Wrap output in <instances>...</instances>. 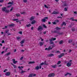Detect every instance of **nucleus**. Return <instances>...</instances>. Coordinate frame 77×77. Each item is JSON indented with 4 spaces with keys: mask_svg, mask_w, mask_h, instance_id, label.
<instances>
[{
    "mask_svg": "<svg viewBox=\"0 0 77 77\" xmlns=\"http://www.w3.org/2000/svg\"><path fill=\"white\" fill-rule=\"evenodd\" d=\"M18 68H19V69H20V70H21L22 68V69L23 68H24V67H23V66H21V67L19 66L18 67Z\"/></svg>",
    "mask_w": 77,
    "mask_h": 77,
    "instance_id": "c756f323",
    "label": "nucleus"
},
{
    "mask_svg": "<svg viewBox=\"0 0 77 77\" xmlns=\"http://www.w3.org/2000/svg\"><path fill=\"white\" fill-rule=\"evenodd\" d=\"M44 65H48V63H47V61H46L44 62Z\"/></svg>",
    "mask_w": 77,
    "mask_h": 77,
    "instance_id": "a878e982",
    "label": "nucleus"
},
{
    "mask_svg": "<svg viewBox=\"0 0 77 77\" xmlns=\"http://www.w3.org/2000/svg\"><path fill=\"white\" fill-rule=\"evenodd\" d=\"M72 25H70L69 26V27H70V28H71V27H72Z\"/></svg>",
    "mask_w": 77,
    "mask_h": 77,
    "instance_id": "338daca9",
    "label": "nucleus"
},
{
    "mask_svg": "<svg viewBox=\"0 0 77 77\" xmlns=\"http://www.w3.org/2000/svg\"><path fill=\"white\" fill-rule=\"evenodd\" d=\"M35 61H29V62L28 64H33V63H35Z\"/></svg>",
    "mask_w": 77,
    "mask_h": 77,
    "instance_id": "ddd939ff",
    "label": "nucleus"
},
{
    "mask_svg": "<svg viewBox=\"0 0 77 77\" xmlns=\"http://www.w3.org/2000/svg\"><path fill=\"white\" fill-rule=\"evenodd\" d=\"M72 41V39H71L69 40L68 42L69 43H71Z\"/></svg>",
    "mask_w": 77,
    "mask_h": 77,
    "instance_id": "393cba45",
    "label": "nucleus"
},
{
    "mask_svg": "<svg viewBox=\"0 0 77 77\" xmlns=\"http://www.w3.org/2000/svg\"><path fill=\"white\" fill-rule=\"evenodd\" d=\"M13 66L14 68H17V66H16V65H14V66Z\"/></svg>",
    "mask_w": 77,
    "mask_h": 77,
    "instance_id": "bf43d9fd",
    "label": "nucleus"
},
{
    "mask_svg": "<svg viewBox=\"0 0 77 77\" xmlns=\"http://www.w3.org/2000/svg\"><path fill=\"white\" fill-rule=\"evenodd\" d=\"M43 26L44 27V28H47V26H45V24H43Z\"/></svg>",
    "mask_w": 77,
    "mask_h": 77,
    "instance_id": "37998d69",
    "label": "nucleus"
},
{
    "mask_svg": "<svg viewBox=\"0 0 77 77\" xmlns=\"http://www.w3.org/2000/svg\"><path fill=\"white\" fill-rule=\"evenodd\" d=\"M10 54H11V53L10 52H9L7 54H6L5 56H8V55H10Z\"/></svg>",
    "mask_w": 77,
    "mask_h": 77,
    "instance_id": "c9c22d12",
    "label": "nucleus"
},
{
    "mask_svg": "<svg viewBox=\"0 0 77 77\" xmlns=\"http://www.w3.org/2000/svg\"><path fill=\"white\" fill-rule=\"evenodd\" d=\"M64 55H65V54L64 53L61 54L60 55H58V57L59 58H60L61 57H62V56H63Z\"/></svg>",
    "mask_w": 77,
    "mask_h": 77,
    "instance_id": "0eeeda50",
    "label": "nucleus"
},
{
    "mask_svg": "<svg viewBox=\"0 0 77 77\" xmlns=\"http://www.w3.org/2000/svg\"><path fill=\"white\" fill-rule=\"evenodd\" d=\"M14 9V7H12L10 10V12H11V11H12V10Z\"/></svg>",
    "mask_w": 77,
    "mask_h": 77,
    "instance_id": "4c0bfd02",
    "label": "nucleus"
},
{
    "mask_svg": "<svg viewBox=\"0 0 77 77\" xmlns=\"http://www.w3.org/2000/svg\"><path fill=\"white\" fill-rule=\"evenodd\" d=\"M43 29H44V28L41 26H40L38 27V30H40L41 31V30H43Z\"/></svg>",
    "mask_w": 77,
    "mask_h": 77,
    "instance_id": "7ed1b4c3",
    "label": "nucleus"
},
{
    "mask_svg": "<svg viewBox=\"0 0 77 77\" xmlns=\"http://www.w3.org/2000/svg\"><path fill=\"white\" fill-rule=\"evenodd\" d=\"M61 63V61H59L58 63H57V65H59V64H60Z\"/></svg>",
    "mask_w": 77,
    "mask_h": 77,
    "instance_id": "473e14b6",
    "label": "nucleus"
},
{
    "mask_svg": "<svg viewBox=\"0 0 77 77\" xmlns=\"http://www.w3.org/2000/svg\"><path fill=\"white\" fill-rule=\"evenodd\" d=\"M42 22H43V23H45V20L44 18L42 20Z\"/></svg>",
    "mask_w": 77,
    "mask_h": 77,
    "instance_id": "72a5a7b5",
    "label": "nucleus"
},
{
    "mask_svg": "<svg viewBox=\"0 0 77 77\" xmlns=\"http://www.w3.org/2000/svg\"><path fill=\"white\" fill-rule=\"evenodd\" d=\"M72 45L74 46L75 45V42H74L72 43Z\"/></svg>",
    "mask_w": 77,
    "mask_h": 77,
    "instance_id": "69168bd1",
    "label": "nucleus"
},
{
    "mask_svg": "<svg viewBox=\"0 0 77 77\" xmlns=\"http://www.w3.org/2000/svg\"><path fill=\"white\" fill-rule=\"evenodd\" d=\"M53 76H54V74L53 73H51L50 74L48 75V77H53Z\"/></svg>",
    "mask_w": 77,
    "mask_h": 77,
    "instance_id": "39448f33",
    "label": "nucleus"
},
{
    "mask_svg": "<svg viewBox=\"0 0 77 77\" xmlns=\"http://www.w3.org/2000/svg\"><path fill=\"white\" fill-rule=\"evenodd\" d=\"M12 60L13 61V63H14V64H15L16 63H17V62H18V61H15V59H13Z\"/></svg>",
    "mask_w": 77,
    "mask_h": 77,
    "instance_id": "f3484780",
    "label": "nucleus"
},
{
    "mask_svg": "<svg viewBox=\"0 0 77 77\" xmlns=\"http://www.w3.org/2000/svg\"><path fill=\"white\" fill-rule=\"evenodd\" d=\"M52 67L53 68H57V65L55 64L54 65L52 66Z\"/></svg>",
    "mask_w": 77,
    "mask_h": 77,
    "instance_id": "6ab92c4d",
    "label": "nucleus"
},
{
    "mask_svg": "<svg viewBox=\"0 0 77 77\" xmlns=\"http://www.w3.org/2000/svg\"><path fill=\"white\" fill-rule=\"evenodd\" d=\"M35 22L36 21H35V20H33V21H32L31 23L32 24H33L34 23H35Z\"/></svg>",
    "mask_w": 77,
    "mask_h": 77,
    "instance_id": "7c9ffc66",
    "label": "nucleus"
},
{
    "mask_svg": "<svg viewBox=\"0 0 77 77\" xmlns=\"http://www.w3.org/2000/svg\"><path fill=\"white\" fill-rule=\"evenodd\" d=\"M68 6V5H67L66 4H64V6Z\"/></svg>",
    "mask_w": 77,
    "mask_h": 77,
    "instance_id": "e2e57ef3",
    "label": "nucleus"
},
{
    "mask_svg": "<svg viewBox=\"0 0 77 77\" xmlns=\"http://www.w3.org/2000/svg\"><path fill=\"white\" fill-rule=\"evenodd\" d=\"M43 65H44V63L42 62L40 64V65L41 66Z\"/></svg>",
    "mask_w": 77,
    "mask_h": 77,
    "instance_id": "49530a36",
    "label": "nucleus"
},
{
    "mask_svg": "<svg viewBox=\"0 0 77 77\" xmlns=\"http://www.w3.org/2000/svg\"><path fill=\"white\" fill-rule=\"evenodd\" d=\"M14 26V24H11L9 25L10 27H13Z\"/></svg>",
    "mask_w": 77,
    "mask_h": 77,
    "instance_id": "e433bc0d",
    "label": "nucleus"
},
{
    "mask_svg": "<svg viewBox=\"0 0 77 77\" xmlns=\"http://www.w3.org/2000/svg\"><path fill=\"white\" fill-rule=\"evenodd\" d=\"M11 6H12V5H10L9 6H7V8H10L11 7Z\"/></svg>",
    "mask_w": 77,
    "mask_h": 77,
    "instance_id": "c03bdc74",
    "label": "nucleus"
},
{
    "mask_svg": "<svg viewBox=\"0 0 77 77\" xmlns=\"http://www.w3.org/2000/svg\"><path fill=\"white\" fill-rule=\"evenodd\" d=\"M33 73L29 74V75L28 76V77H33Z\"/></svg>",
    "mask_w": 77,
    "mask_h": 77,
    "instance_id": "bb28decb",
    "label": "nucleus"
},
{
    "mask_svg": "<svg viewBox=\"0 0 77 77\" xmlns=\"http://www.w3.org/2000/svg\"><path fill=\"white\" fill-rule=\"evenodd\" d=\"M39 44L40 45V46H42V45H43L44 44V42H40L39 43Z\"/></svg>",
    "mask_w": 77,
    "mask_h": 77,
    "instance_id": "1a4fd4ad",
    "label": "nucleus"
},
{
    "mask_svg": "<svg viewBox=\"0 0 77 77\" xmlns=\"http://www.w3.org/2000/svg\"><path fill=\"white\" fill-rule=\"evenodd\" d=\"M10 74H11V73H10V72H7L5 73V75H6V76H7L8 75H10Z\"/></svg>",
    "mask_w": 77,
    "mask_h": 77,
    "instance_id": "aec40b11",
    "label": "nucleus"
},
{
    "mask_svg": "<svg viewBox=\"0 0 77 77\" xmlns=\"http://www.w3.org/2000/svg\"><path fill=\"white\" fill-rule=\"evenodd\" d=\"M2 9V11L5 12L6 10V7H3Z\"/></svg>",
    "mask_w": 77,
    "mask_h": 77,
    "instance_id": "f8f14e48",
    "label": "nucleus"
},
{
    "mask_svg": "<svg viewBox=\"0 0 77 77\" xmlns=\"http://www.w3.org/2000/svg\"><path fill=\"white\" fill-rule=\"evenodd\" d=\"M59 13L58 12H56L55 11H54L52 13V14L53 15V14H58Z\"/></svg>",
    "mask_w": 77,
    "mask_h": 77,
    "instance_id": "9b49d317",
    "label": "nucleus"
},
{
    "mask_svg": "<svg viewBox=\"0 0 77 77\" xmlns=\"http://www.w3.org/2000/svg\"><path fill=\"white\" fill-rule=\"evenodd\" d=\"M17 40H19V39H21V37H17Z\"/></svg>",
    "mask_w": 77,
    "mask_h": 77,
    "instance_id": "79ce46f5",
    "label": "nucleus"
},
{
    "mask_svg": "<svg viewBox=\"0 0 77 77\" xmlns=\"http://www.w3.org/2000/svg\"><path fill=\"white\" fill-rule=\"evenodd\" d=\"M72 63L71 62H68L67 63L66 65L68 67H69L71 66Z\"/></svg>",
    "mask_w": 77,
    "mask_h": 77,
    "instance_id": "20e7f679",
    "label": "nucleus"
},
{
    "mask_svg": "<svg viewBox=\"0 0 77 77\" xmlns=\"http://www.w3.org/2000/svg\"><path fill=\"white\" fill-rule=\"evenodd\" d=\"M26 72V71H23V70H22L21 72V73H23L24 72Z\"/></svg>",
    "mask_w": 77,
    "mask_h": 77,
    "instance_id": "5fc2aeb1",
    "label": "nucleus"
},
{
    "mask_svg": "<svg viewBox=\"0 0 77 77\" xmlns=\"http://www.w3.org/2000/svg\"><path fill=\"white\" fill-rule=\"evenodd\" d=\"M52 23L53 24H56V22H52Z\"/></svg>",
    "mask_w": 77,
    "mask_h": 77,
    "instance_id": "3c124183",
    "label": "nucleus"
},
{
    "mask_svg": "<svg viewBox=\"0 0 77 77\" xmlns=\"http://www.w3.org/2000/svg\"><path fill=\"white\" fill-rule=\"evenodd\" d=\"M9 29H7V30L5 31V33H7L8 34V35H11V33H9Z\"/></svg>",
    "mask_w": 77,
    "mask_h": 77,
    "instance_id": "423d86ee",
    "label": "nucleus"
},
{
    "mask_svg": "<svg viewBox=\"0 0 77 77\" xmlns=\"http://www.w3.org/2000/svg\"><path fill=\"white\" fill-rule=\"evenodd\" d=\"M16 15L17 17H20V14H16Z\"/></svg>",
    "mask_w": 77,
    "mask_h": 77,
    "instance_id": "2f4dec72",
    "label": "nucleus"
},
{
    "mask_svg": "<svg viewBox=\"0 0 77 77\" xmlns=\"http://www.w3.org/2000/svg\"><path fill=\"white\" fill-rule=\"evenodd\" d=\"M20 13L21 14H26V12H21Z\"/></svg>",
    "mask_w": 77,
    "mask_h": 77,
    "instance_id": "09e8293b",
    "label": "nucleus"
},
{
    "mask_svg": "<svg viewBox=\"0 0 77 77\" xmlns=\"http://www.w3.org/2000/svg\"><path fill=\"white\" fill-rule=\"evenodd\" d=\"M5 12H6V13H8L9 12V10H6L5 11Z\"/></svg>",
    "mask_w": 77,
    "mask_h": 77,
    "instance_id": "ea45409f",
    "label": "nucleus"
},
{
    "mask_svg": "<svg viewBox=\"0 0 77 77\" xmlns=\"http://www.w3.org/2000/svg\"><path fill=\"white\" fill-rule=\"evenodd\" d=\"M35 69L36 70H38L39 69V66H36Z\"/></svg>",
    "mask_w": 77,
    "mask_h": 77,
    "instance_id": "2eb2a0df",
    "label": "nucleus"
},
{
    "mask_svg": "<svg viewBox=\"0 0 77 77\" xmlns=\"http://www.w3.org/2000/svg\"><path fill=\"white\" fill-rule=\"evenodd\" d=\"M71 30H72V32H74L75 30V29L74 28H72L71 29Z\"/></svg>",
    "mask_w": 77,
    "mask_h": 77,
    "instance_id": "c85d7f7f",
    "label": "nucleus"
},
{
    "mask_svg": "<svg viewBox=\"0 0 77 77\" xmlns=\"http://www.w3.org/2000/svg\"><path fill=\"white\" fill-rule=\"evenodd\" d=\"M57 18H62V17H61L58 16L57 17Z\"/></svg>",
    "mask_w": 77,
    "mask_h": 77,
    "instance_id": "603ef678",
    "label": "nucleus"
},
{
    "mask_svg": "<svg viewBox=\"0 0 77 77\" xmlns=\"http://www.w3.org/2000/svg\"><path fill=\"white\" fill-rule=\"evenodd\" d=\"M63 40H61L60 41L59 43L60 44H63Z\"/></svg>",
    "mask_w": 77,
    "mask_h": 77,
    "instance_id": "cd10ccee",
    "label": "nucleus"
},
{
    "mask_svg": "<svg viewBox=\"0 0 77 77\" xmlns=\"http://www.w3.org/2000/svg\"><path fill=\"white\" fill-rule=\"evenodd\" d=\"M3 2V0H0V3H2Z\"/></svg>",
    "mask_w": 77,
    "mask_h": 77,
    "instance_id": "13d9d810",
    "label": "nucleus"
},
{
    "mask_svg": "<svg viewBox=\"0 0 77 77\" xmlns=\"http://www.w3.org/2000/svg\"><path fill=\"white\" fill-rule=\"evenodd\" d=\"M31 30H33V26H32V27H31Z\"/></svg>",
    "mask_w": 77,
    "mask_h": 77,
    "instance_id": "680f3d73",
    "label": "nucleus"
},
{
    "mask_svg": "<svg viewBox=\"0 0 77 77\" xmlns=\"http://www.w3.org/2000/svg\"><path fill=\"white\" fill-rule=\"evenodd\" d=\"M56 39V38H54L52 37V38L51 39H49V41H50V44H54V43L52 42V41H55Z\"/></svg>",
    "mask_w": 77,
    "mask_h": 77,
    "instance_id": "f03ea898",
    "label": "nucleus"
},
{
    "mask_svg": "<svg viewBox=\"0 0 77 77\" xmlns=\"http://www.w3.org/2000/svg\"><path fill=\"white\" fill-rule=\"evenodd\" d=\"M54 56V54H50L48 55V57H51L52 56Z\"/></svg>",
    "mask_w": 77,
    "mask_h": 77,
    "instance_id": "9d476101",
    "label": "nucleus"
},
{
    "mask_svg": "<svg viewBox=\"0 0 77 77\" xmlns=\"http://www.w3.org/2000/svg\"><path fill=\"white\" fill-rule=\"evenodd\" d=\"M5 53V51H2L1 52V54H3Z\"/></svg>",
    "mask_w": 77,
    "mask_h": 77,
    "instance_id": "0e129e2a",
    "label": "nucleus"
},
{
    "mask_svg": "<svg viewBox=\"0 0 77 77\" xmlns=\"http://www.w3.org/2000/svg\"><path fill=\"white\" fill-rule=\"evenodd\" d=\"M53 48H51V46H50L48 47V51H50V50H52Z\"/></svg>",
    "mask_w": 77,
    "mask_h": 77,
    "instance_id": "a211bd4d",
    "label": "nucleus"
},
{
    "mask_svg": "<svg viewBox=\"0 0 77 77\" xmlns=\"http://www.w3.org/2000/svg\"><path fill=\"white\" fill-rule=\"evenodd\" d=\"M23 2H24V3H26V2H27V0H23Z\"/></svg>",
    "mask_w": 77,
    "mask_h": 77,
    "instance_id": "de8ad7c7",
    "label": "nucleus"
},
{
    "mask_svg": "<svg viewBox=\"0 0 77 77\" xmlns=\"http://www.w3.org/2000/svg\"><path fill=\"white\" fill-rule=\"evenodd\" d=\"M64 25V26H66V23H65V22H63V23H62V24L61 25V26H63Z\"/></svg>",
    "mask_w": 77,
    "mask_h": 77,
    "instance_id": "dca6fc26",
    "label": "nucleus"
},
{
    "mask_svg": "<svg viewBox=\"0 0 77 77\" xmlns=\"http://www.w3.org/2000/svg\"><path fill=\"white\" fill-rule=\"evenodd\" d=\"M12 20L14 21H17V20H18V19H13Z\"/></svg>",
    "mask_w": 77,
    "mask_h": 77,
    "instance_id": "58836bf2",
    "label": "nucleus"
},
{
    "mask_svg": "<svg viewBox=\"0 0 77 77\" xmlns=\"http://www.w3.org/2000/svg\"><path fill=\"white\" fill-rule=\"evenodd\" d=\"M53 45H52V47H55V46H56V45H55V44H53Z\"/></svg>",
    "mask_w": 77,
    "mask_h": 77,
    "instance_id": "8fccbe9b",
    "label": "nucleus"
},
{
    "mask_svg": "<svg viewBox=\"0 0 77 77\" xmlns=\"http://www.w3.org/2000/svg\"><path fill=\"white\" fill-rule=\"evenodd\" d=\"M24 41H25V40L24 39H23V40L21 41L20 42V44H24Z\"/></svg>",
    "mask_w": 77,
    "mask_h": 77,
    "instance_id": "412c9836",
    "label": "nucleus"
},
{
    "mask_svg": "<svg viewBox=\"0 0 77 77\" xmlns=\"http://www.w3.org/2000/svg\"><path fill=\"white\" fill-rule=\"evenodd\" d=\"M23 57H22L20 58V60H23Z\"/></svg>",
    "mask_w": 77,
    "mask_h": 77,
    "instance_id": "052dcab7",
    "label": "nucleus"
},
{
    "mask_svg": "<svg viewBox=\"0 0 77 77\" xmlns=\"http://www.w3.org/2000/svg\"><path fill=\"white\" fill-rule=\"evenodd\" d=\"M45 8H48V7L47 6V5H45Z\"/></svg>",
    "mask_w": 77,
    "mask_h": 77,
    "instance_id": "6e6d98bb",
    "label": "nucleus"
},
{
    "mask_svg": "<svg viewBox=\"0 0 77 77\" xmlns=\"http://www.w3.org/2000/svg\"><path fill=\"white\" fill-rule=\"evenodd\" d=\"M44 19L45 20H48V17H45L44 18Z\"/></svg>",
    "mask_w": 77,
    "mask_h": 77,
    "instance_id": "a19ab883",
    "label": "nucleus"
},
{
    "mask_svg": "<svg viewBox=\"0 0 77 77\" xmlns=\"http://www.w3.org/2000/svg\"><path fill=\"white\" fill-rule=\"evenodd\" d=\"M71 25L72 26H74V23H72L71 24Z\"/></svg>",
    "mask_w": 77,
    "mask_h": 77,
    "instance_id": "a18cd8bd",
    "label": "nucleus"
},
{
    "mask_svg": "<svg viewBox=\"0 0 77 77\" xmlns=\"http://www.w3.org/2000/svg\"><path fill=\"white\" fill-rule=\"evenodd\" d=\"M69 20H72V21H77V20L74 19L73 17H72L70 19H69Z\"/></svg>",
    "mask_w": 77,
    "mask_h": 77,
    "instance_id": "4468645a",
    "label": "nucleus"
},
{
    "mask_svg": "<svg viewBox=\"0 0 77 77\" xmlns=\"http://www.w3.org/2000/svg\"><path fill=\"white\" fill-rule=\"evenodd\" d=\"M2 43H5V41H4L3 40L2 42Z\"/></svg>",
    "mask_w": 77,
    "mask_h": 77,
    "instance_id": "774afa93",
    "label": "nucleus"
},
{
    "mask_svg": "<svg viewBox=\"0 0 77 77\" xmlns=\"http://www.w3.org/2000/svg\"><path fill=\"white\" fill-rule=\"evenodd\" d=\"M67 75H69L70 76H71L72 75V74L70 73H67L65 75V76H66Z\"/></svg>",
    "mask_w": 77,
    "mask_h": 77,
    "instance_id": "6e6552de",
    "label": "nucleus"
},
{
    "mask_svg": "<svg viewBox=\"0 0 77 77\" xmlns=\"http://www.w3.org/2000/svg\"><path fill=\"white\" fill-rule=\"evenodd\" d=\"M51 32L52 33H57V34H58V35H62L63 34V32H60L59 31H58L57 30H55L54 31H51Z\"/></svg>",
    "mask_w": 77,
    "mask_h": 77,
    "instance_id": "f257e3e1",
    "label": "nucleus"
},
{
    "mask_svg": "<svg viewBox=\"0 0 77 77\" xmlns=\"http://www.w3.org/2000/svg\"><path fill=\"white\" fill-rule=\"evenodd\" d=\"M19 33H20L21 35H22V33H23V32H22L21 31H20L19 32Z\"/></svg>",
    "mask_w": 77,
    "mask_h": 77,
    "instance_id": "4d7b16f0",
    "label": "nucleus"
},
{
    "mask_svg": "<svg viewBox=\"0 0 77 77\" xmlns=\"http://www.w3.org/2000/svg\"><path fill=\"white\" fill-rule=\"evenodd\" d=\"M64 11H67V8H65Z\"/></svg>",
    "mask_w": 77,
    "mask_h": 77,
    "instance_id": "864d4df0",
    "label": "nucleus"
},
{
    "mask_svg": "<svg viewBox=\"0 0 77 77\" xmlns=\"http://www.w3.org/2000/svg\"><path fill=\"white\" fill-rule=\"evenodd\" d=\"M55 29L56 30H60V29H61V28H59L58 27H56L55 28Z\"/></svg>",
    "mask_w": 77,
    "mask_h": 77,
    "instance_id": "5701e85b",
    "label": "nucleus"
},
{
    "mask_svg": "<svg viewBox=\"0 0 77 77\" xmlns=\"http://www.w3.org/2000/svg\"><path fill=\"white\" fill-rule=\"evenodd\" d=\"M14 3V2L12 1V2H10L8 3V5H12L13 3Z\"/></svg>",
    "mask_w": 77,
    "mask_h": 77,
    "instance_id": "b1692460",
    "label": "nucleus"
},
{
    "mask_svg": "<svg viewBox=\"0 0 77 77\" xmlns=\"http://www.w3.org/2000/svg\"><path fill=\"white\" fill-rule=\"evenodd\" d=\"M31 26V25L30 24L26 25V26L27 27H30V26Z\"/></svg>",
    "mask_w": 77,
    "mask_h": 77,
    "instance_id": "f704fd0d",
    "label": "nucleus"
},
{
    "mask_svg": "<svg viewBox=\"0 0 77 77\" xmlns=\"http://www.w3.org/2000/svg\"><path fill=\"white\" fill-rule=\"evenodd\" d=\"M34 18H34V17L32 16L31 17L30 19V20L31 21H32L33 20H34Z\"/></svg>",
    "mask_w": 77,
    "mask_h": 77,
    "instance_id": "4be33fe9",
    "label": "nucleus"
}]
</instances>
